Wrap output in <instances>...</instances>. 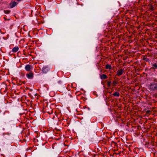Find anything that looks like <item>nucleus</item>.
Instances as JSON below:
<instances>
[{"mask_svg": "<svg viewBox=\"0 0 157 157\" xmlns=\"http://www.w3.org/2000/svg\"><path fill=\"white\" fill-rule=\"evenodd\" d=\"M149 89L152 90H154L157 88V84L155 83L151 84L149 86Z\"/></svg>", "mask_w": 157, "mask_h": 157, "instance_id": "f257e3e1", "label": "nucleus"}, {"mask_svg": "<svg viewBox=\"0 0 157 157\" xmlns=\"http://www.w3.org/2000/svg\"><path fill=\"white\" fill-rule=\"evenodd\" d=\"M17 3L16 2H14L11 3L10 4V6L11 8H12L17 5Z\"/></svg>", "mask_w": 157, "mask_h": 157, "instance_id": "f03ea898", "label": "nucleus"}, {"mask_svg": "<svg viewBox=\"0 0 157 157\" xmlns=\"http://www.w3.org/2000/svg\"><path fill=\"white\" fill-rule=\"evenodd\" d=\"M42 71L44 73H46L48 71V68L47 67H44L42 69Z\"/></svg>", "mask_w": 157, "mask_h": 157, "instance_id": "7ed1b4c3", "label": "nucleus"}, {"mask_svg": "<svg viewBox=\"0 0 157 157\" xmlns=\"http://www.w3.org/2000/svg\"><path fill=\"white\" fill-rule=\"evenodd\" d=\"M27 77L30 79L32 78L33 77V75L32 73H30L29 74H27Z\"/></svg>", "mask_w": 157, "mask_h": 157, "instance_id": "20e7f679", "label": "nucleus"}, {"mask_svg": "<svg viewBox=\"0 0 157 157\" xmlns=\"http://www.w3.org/2000/svg\"><path fill=\"white\" fill-rule=\"evenodd\" d=\"M25 69L27 71H29L30 69V66L29 65H28L25 66Z\"/></svg>", "mask_w": 157, "mask_h": 157, "instance_id": "39448f33", "label": "nucleus"}, {"mask_svg": "<svg viewBox=\"0 0 157 157\" xmlns=\"http://www.w3.org/2000/svg\"><path fill=\"white\" fill-rule=\"evenodd\" d=\"M123 70H118L117 71V75H121L123 73Z\"/></svg>", "mask_w": 157, "mask_h": 157, "instance_id": "423d86ee", "label": "nucleus"}, {"mask_svg": "<svg viewBox=\"0 0 157 157\" xmlns=\"http://www.w3.org/2000/svg\"><path fill=\"white\" fill-rule=\"evenodd\" d=\"M19 49V48L18 47H14L12 49V51L13 52H17Z\"/></svg>", "mask_w": 157, "mask_h": 157, "instance_id": "0eeeda50", "label": "nucleus"}, {"mask_svg": "<svg viewBox=\"0 0 157 157\" xmlns=\"http://www.w3.org/2000/svg\"><path fill=\"white\" fill-rule=\"evenodd\" d=\"M107 76L104 74L100 76V78L101 79H105L107 78Z\"/></svg>", "mask_w": 157, "mask_h": 157, "instance_id": "6e6552de", "label": "nucleus"}, {"mask_svg": "<svg viewBox=\"0 0 157 157\" xmlns=\"http://www.w3.org/2000/svg\"><path fill=\"white\" fill-rule=\"evenodd\" d=\"M111 68L110 65L107 64L106 66V68L107 69H110Z\"/></svg>", "mask_w": 157, "mask_h": 157, "instance_id": "1a4fd4ad", "label": "nucleus"}, {"mask_svg": "<svg viewBox=\"0 0 157 157\" xmlns=\"http://www.w3.org/2000/svg\"><path fill=\"white\" fill-rule=\"evenodd\" d=\"M113 95L115 96L118 97L119 96V94L118 93L116 92L113 94Z\"/></svg>", "mask_w": 157, "mask_h": 157, "instance_id": "9d476101", "label": "nucleus"}, {"mask_svg": "<svg viewBox=\"0 0 157 157\" xmlns=\"http://www.w3.org/2000/svg\"><path fill=\"white\" fill-rule=\"evenodd\" d=\"M4 12L6 14H9L10 13V10H5Z\"/></svg>", "mask_w": 157, "mask_h": 157, "instance_id": "9b49d317", "label": "nucleus"}, {"mask_svg": "<svg viewBox=\"0 0 157 157\" xmlns=\"http://www.w3.org/2000/svg\"><path fill=\"white\" fill-rule=\"evenodd\" d=\"M153 66L155 68L157 67V64L156 63L154 64L153 65Z\"/></svg>", "mask_w": 157, "mask_h": 157, "instance_id": "f8f14e48", "label": "nucleus"}, {"mask_svg": "<svg viewBox=\"0 0 157 157\" xmlns=\"http://www.w3.org/2000/svg\"><path fill=\"white\" fill-rule=\"evenodd\" d=\"M110 83H111V82H108V85L109 86H110Z\"/></svg>", "mask_w": 157, "mask_h": 157, "instance_id": "ddd939ff", "label": "nucleus"}, {"mask_svg": "<svg viewBox=\"0 0 157 157\" xmlns=\"http://www.w3.org/2000/svg\"><path fill=\"white\" fill-rule=\"evenodd\" d=\"M113 83L114 84H115V83L114 82H113Z\"/></svg>", "mask_w": 157, "mask_h": 157, "instance_id": "4468645a", "label": "nucleus"}, {"mask_svg": "<svg viewBox=\"0 0 157 157\" xmlns=\"http://www.w3.org/2000/svg\"><path fill=\"white\" fill-rule=\"evenodd\" d=\"M17 0L19 1H20V0Z\"/></svg>", "mask_w": 157, "mask_h": 157, "instance_id": "2eb2a0df", "label": "nucleus"}]
</instances>
